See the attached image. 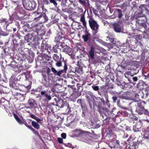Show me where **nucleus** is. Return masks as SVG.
<instances>
[{"label": "nucleus", "mask_w": 149, "mask_h": 149, "mask_svg": "<svg viewBox=\"0 0 149 149\" xmlns=\"http://www.w3.org/2000/svg\"><path fill=\"white\" fill-rule=\"evenodd\" d=\"M66 39L64 36H61L59 33H58L57 36L55 38V40L56 42H60V41L61 40L62 41L65 40Z\"/></svg>", "instance_id": "18"}, {"label": "nucleus", "mask_w": 149, "mask_h": 149, "mask_svg": "<svg viewBox=\"0 0 149 149\" xmlns=\"http://www.w3.org/2000/svg\"><path fill=\"white\" fill-rule=\"evenodd\" d=\"M25 40H26L28 42H29L31 41H35V40H34V38L32 37L31 34L29 33V32L24 37Z\"/></svg>", "instance_id": "17"}, {"label": "nucleus", "mask_w": 149, "mask_h": 149, "mask_svg": "<svg viewBox=\"0 0 149 149\" xmlns=\"http://www.w3.org/2000/svg\"><path fill=\"white\" fill-rule=\"evenodd\" d=\"M27 103L29 106V108L34 109L37 108L38 104L36 101L32 98L29 99Z\"/></svg>", "instance_id": "11"}, {"label": "nucleus", "mask_w": 149, "mask_h": 149, "mask_svg": "<svg viewBox=\"0 0 149 149\" xmlns=\"http://www.w3.org/2000/svg\"><path fill=\"white\" fill-rule=\"evenodd\" d=\"M30 117L32 118H33L35 119L36 117V116L33 114H31L30 115Z\"/></svg>", "instance_id": "58"}, {"label": "nucleus", "mask_w": 149, "mask_h": 149, "mask_svg": "<svg viewBox=\"0 0 149 149\" xmlns=\"http://www.w3.org/2000/svg\"><path fill=\"white\" fill-rule=\"evenodd\" d=\"M58 104L61 108H63L65 106V107L66 108V109L65 112L66 113H69L71 112L69 104H67L65 106V103L62 100L58 102Z\"/></svg>", "instance_id": "9"}, {"label": "nucleus", "mask_w": 149, "mask_h": 149, "mask_svg": "<svg viewBox=\"0 0 149 149\" xmlns=\"http://www.w3.org/2000/svg\"><path fill=\"white\" fill-rule=\"evenodd\" d=\"M113 14L115 18L118 17L119 19L121 18L123 15L121 10L118 9L115 10Z\"/></svg>", "instance_id": "15"}, {"label": "nucleus", "mask_w": 149, "mask_h": 149, "mask_svg": "<svg viewBox=\"0 0 149 149\" xmlns=\"http://www.w3.org/2000/svg\"><path fill=\"white\" fill-rule=\"evenodd\" d=\"M23 124H24L26 127L28 128L29 129H30L32 127L31 125H29L26 121L23 122Z\"/></svg>", "instance_id": "48"}, {"label": "nucleus", "mask_w": 149, "mask_h": 149, "mask_svg": "<svg viewBox=\"0 0 149 149\" xmlns=\"http://www.w3.org/2000/svg\"><path fill=\"white\" fill-rule=\"evenodd\" d=\"M9 34L8 33L2 31V30H0V36H8Z\"/></svg>", "instance_id": "34"}, {"label": "nucleus", "mask_w": 149, "mask_h": 149, "mask_svg": "<svg viewBox=\"0 0 149 149\" xmlns=\"http://www.w3.org/2000/svg\"><path fill=\"white\" fill-rule=\"evenodd\" d=\"M147 6L145 4L141 5L139 7V8L140 9V12H139L138 13H140L141 14V15H143V12L146 9Z\"/></svg>", "instance_id": "26"}, {"label": "nucleus", "mask_w": 149, "mask_h": 149, "mask_svg": "<svg viewBox=\"0 0 149 149\" xmlns=\"http://www.w3.org/2000/svg\"><path fill=\"white\" fill-rule=\"evenodd\" d=\"M9 66L13 68H17L18 67L16 63L14 61H12L11 62Z\"/></svg>", "instance_id": "31"}, {"label": "nucleus", "mask_w": 149, "mask_h": 149, "mask_svg": "<svg viewBox=\"0 0 149 149\" xmlns=\"http://www.w3.org/2000/svg\"><path fill=\"white\" fill-rule=\"evenodd\" d=\"M143 76L144 77V78L145 79H149V72L147 71L146 72L144 71L143 72Z\"/></svg>", "instance_id": "36"}, {"label": "nucleus", "mask_w": 149, "mask_h": 149, "mask_svg": "<svg viewBox=\"0 0 149 149\" xmlns=\"http://www.w3.org/2000/svg\"><path fill=\"white\" fill-rule=\"evenodd\" d=\"M84 111V110H83L82 111V116L83 117H85L86 116V114L85 113L86 111Z\"/></svg>", "instance_id": "54"}, {"label": "nucleus", "mask_w": 149, "mask_h": 149, "mask_svg": "<svg viewBox=\"0 0 149 149\" xmlns=\"http://www.w3.org/2000/svg\"><path fill=\"white\" fill-rule=\"evenodd\" d=\"M92 88L95 91H99L100 89H99V86H95L94 85L92 86Z\"/></svg>", "instance_id": "45"}, {"label": "nucleus", "mask_w": 149, "mask_h": 149, "mask_svg": "<svg viewBox=\"0 0 149 149\" xmlns=\"http://www.w3.org/2000/svg\"><path fill=\"white\" fill-rule=\"evenodd\" d=\"M95 49V47H91V49L89 52V56L91 59L94 58Z\"/></svg>", "instance_id": "21"}, {"label": "nucleus", "mask_w": 149, "mask_h": 149, "mask_svg": "<svg viewBox=\"0 0 149 149\" xmlns=\"http://www.w3.org/2000/svg\"><path fill=\"white\" fill-rule=\"evenodd\" d=\"M21 23L22 24H24L23 26V27L24 29L26 27H27L29 29H32L33 28V27L32 26L31 24H27L25 22L22 21L21 22Z\"/></svg>", "instance_id": "20"}, {"label": "nucleus", "mask_w": 149, "mask_h": 149, "mask_svg": "<svg viewBox=\"0 0 149 149\" xmlns=\"http://www.w3.org/2000/svg\"><path fill=\"white\" fill-rule=\"evenodd\" d=\"M56 65L58 67H60L62 66L61 62L60 61H57L56 63Z\"/></svg>", "instance_id": "47"}, {"label": "nucleus", "mask_w": 149, "mask_h": 149, "mask_svg": "<svg viewBox=\"0 0 149 149\" xmlns=\"http://www.w3.org/2000/svg\"><path fill=\"white\" fill-rule=\"evenodd\" d=\"M108 110L107 108L102 109L99 110V112L100 113L101 116H102V118L103 120H107L109 122V120L111 118V116L108 114Z\"/></svg>", "instance_id": "6"}, {"label": "nucleus", "mask_w": 149, "mask_h": 149, "mask_svg": "<svg viewBox=\"0 0 149 149\" xmlns=\"http://www.w3.org/2000/svg\"><path fill=\"white\" fill-rule=\"evenodd\" d=\"M86 31L87 33L84 35H83L82 38L84 40V42L88 43V42H89L91 41V34L86 30Z\"/></svg>", "instance_id": "14"}, {"label": "nucleus", "mask_w": 149, "mask_h": 149, "mask_svg": "<svg viewBox=\"0 0 149 149\" xmlns=\"http://www.w3.org/2000/svg\"><path fill=\"white\" fill-rule=\"evenodd\" d=\"M23 5L27 10H32L36 8L37 4L33 0H26L23 3Z\"/></svg>", "instance_id": "3"}, {"label": "nucleus", "mask_w": 149, "mask_h": 149, "mask_svg": "<svg viewBox=\"0 0 149 149\" xmlns=\"http://www.w3.org/2000/svg\"><path fill=\"white\" fill-rule=\"evenodd\" d=\"M15 96H21L22 97H23V95H22L20 93H15V94H14Z\"/></svg>", "instance_id": "63"}, {"label": "nucleus", "mask_w": 149, "mask_h": 149, "mask_svg": "<svg viewBox=\"0 0 149 149\" xmlns=\"http://www.w3.org/2000/svg\"><path fill=\"white\" fill-rule=\"evenodd\" d=\"M137 143L136 142H133V145L132 146V147H134L135 149H136V146H137Z\"/></svg>", "instance_id": "56"}, {"label": "nucleus", "mask_w": 149, "mask_h": 149, "mask_svg": "<svg viewBox=\"0 0 149 149\" xmlns=\"http://www.w3.org/2000/svg\"><path fill=\"white\" fill-rule=\"evenodd\" d=\"M117 104L119 107L121 108H123V107L122 106L120 102V101L119 100H117Z\"/></svg>", "instance_id": "51"}, {"label": "nucleus", "mask_w": 149, "mask_h": 149, "mask_svg": "<svg viewBox=\"0 0 149 149\" xmlns=\"http://www.w3.org/2000/svg\"><path fill=\"white\" fill-rule=\"evenodd\" d=\"M85 101L84 100H82L81 99H78L77 101V103L79 104H80V106H81V104H82L83 102H84Z\"/></svg>", "instance_id": "46"}, {"label": "nucleus", "mask_w": 149, "mask_h": 149, "mask_svg": "<svg viewBox=\"0 0 149 149\" xmlns=\"http://www.w3.org/2000/svg\"><path fill=\"white\" fill-rule=\"evenodd\" d=\"M146 103L144 101L139 100L137 101H133L131 102L130 105L131 106H135L137 107H144Z\"/></svg>", "instance_id": "10"}, {"label": "nucleus", "mask_w": 149, "mask_h": 149, "mask_svg": "<svg viewBox=\"0 0 149 149\" xmlns=\"http://www.w3.org/2000/svg\"><path fill=\"white\" fill-rule=\"evenodd\" d=\"M80 3L84 5H86L88 0H79Z\"/></svg>", "instance_id": "41"}, {"label": "nucleus", "mask_w": 149, "mask_h": 149, "mask_svg": "<svg viewBox=\"0 0 149 149\" xmlns=\"http://www.w3.org/2000/svg\"><path fill=\"white\" fill-rule=\"evenodd\" d=\"M88 22L89 26L93 31V34H95L98 32L99 25L97 22L92 17H89Z\"/></svg>", "instance_id": "2"}, {"label": "nucleus", "mask_w": 149, "mask_h": 149, "mask_svg": "<svg viewBox=\"0 0 149 149\" xmlns=\"http://www.w3.org/2000/svg\"><path fill=\"white\" fill-rule=\"evenodd\" d=\"M129 84V83H126L125 81H123L122 83V84H121V86H122V88L123 89L126 88L128 86V85Z\"/></svg>", "instance_id": "40"}, {"label": "nucleus", "mask_w": 149, "mask_h": 149, "mask_svg": "<svg viewBox=\"0 0 149 149\" xmlns=\"http://www.w3.org/2000/svg\"><path fill=\"white\" fill-rule=\"evenodd\" d=\"M49 4V2L47 0H43L42 1L40 2V5L42 9L44 8L45 5H48Z\"/></svg>", "instance_id": "28"}, {"label": "nucleus", "mask_w": 149, "mask_h": 149, "mask_svg": "<svg viewBox=\"0 0 149 149\" xmlns=\"http://www.w3.org/2000/svg\"><path fill=\"white\" fill-rule=\"evenodd\" d=\"M59 44V45L60 47H61L63 48H64V46L63 45V43L62 42H58Z\"/></svg>", "instance_id": "55"}, {"label": "nucleus", "mask_w": 149, "mask_h": 149, "mask_svg": "<svg viewBox=\"0 0 149 149\" xmlns=\"http://www.w3.org/2000/svg\"><path fill=\"white\" fill-rule=\"evenodd\" d=\"M51 3L53 4L55 7H56L58 5V3L56 2V0H49Z\"/></svg>", "instance_id": "43"}, {"label": "nucleus", "mask_w": 149, "mask_h": 149, "mask_svg": "<svg viewBox=\"0 0 149 149\" xmlns=\"http://www.w3.org/2000/svg\"><path fill=\"white\" fill-rule=\"evenodd\" d=\"M40 94L43 99L44 101L46 102H48L51 100L52 97L53 96V94L52 93L51 91L50 90L49 91L45 90L41 91Z\"/></svg>", "instance_id": "5"}, {"label": "nucleus", "mask_w": 149, "mask_h": 149, "mask_svg": "<svg viewBox=\"0 0 149 149\" xmlns=\"http://www.w3.org/2000/svg\"><path fill=\"white\" fill-rule=\"evenodd\" d=\"M19 61L18 62V63L19 64V67H23V65L22 63L24 62V60L21 58H20L19 59H17Z\"/></svg>", "instance_id": "38"}, {"label": "nucleus", "mask_w": 149, "mask_h": 149, "mask_svg": "<svg viewBox=\"0 0 149 149\" xmlns=\"http://www.w3.org/2000/svg\"><path fill=\"white\" fill-rule=\"evenodd\" d=\"M36 28L31 30H28L27 29H25V31L26 32L28 31L29 32V33L31 34L32 37L34 38V40H35L36 38H38V36L39 35L38 32L36 31Z\"/></svg>", "instance_id": "13"}, {"label": "nucleus", "mask_w": 149, "mask_h": 149, "mask_svg": "<svg viewBox=\"0 0 149 149\" xmlns=\"http://www.w3.org/2000/svg\"><path fill=\"white\" fill-rule=\"evenodd\" d=\"M13 116L17 121L19 124L21 125L23 124V122L15 113L13 114Z\"/></svg>", "instance_id": "27"}, {"label": "nucleus", "mask_w": 149, "mask_h": 149, "mask_svg": "<svg viewBox=\"0 0 149 149\" xmlns=\"http://www.w3.org/2000/svg\"><path fill=\"white\" fill-rule=\"evenodd\" d=\"M31 128V129L30 130H31L33 132V133L35 134L38 136V137L40 139L43 140L41 136L40 135V134H39V132H38V131H36V130L35 129H34L32 127L31 128Z\"/></svg>", "instance_id": "29"}, {"label": "nucleus", "mask_w": 149, "mask_h": 149, "mask_svg": "<svg viewBox=\"0 0 149 149\" xmlns=\"http://www.w3.org/2000/svg\"><path fill=\"white\" fill-rule=\"evenodd\" d=\"M66 134L65 133H62L61 134V137L63 139H65L66 138Z\"/></svg>", "instance_id": "52"}, {"label": "nucleus", "mask_w": 149, "mask_h": 149, "mask_svg": "<svg viewBox=\"0 0 149 149\" xmlns=\"http://www.w3.org/2000/svg\"><path fill=\"white\" fill-rule=\"evenodd\" d=\"M56 49H57L56 48H55V46H54L52 47L53 50V52L55 53H57V50Z\"/></svg>", "instance_id": "57"}, {"label": "nucleus", "mask_w": 149, "mask_h": 149, "mask_svg": "<svg viewBox=\"0 0 149 149\" xmlns=\"http://www.w3.org/2000/svg\"><path fill=\"white\" fill-rule=\"evenodd\" d=\"M42 74L44 79L43 80L44 85L45 87H49L51 86L49 81L52 78H49V79L48 74H46L45 72H42Z\"/></svg>", "instance_id": "7"}, {"label": "nucleus", "mask_w": 149, "mask_h": 149, "mask_svg": "<svg viewBox=\"0 0 149 149\" xmlns=\"http://www.w3.org/2000/svg\"><path fill=\"white\" fill-rule=\"evenodd\" d=\"M63 62L64 63L63 70H60L58 71H57L54 68L52 67L51 68L52 71L55 75L60 77L62 73H66L67 72V70L68 69V63L66 60H64L63 61Z\"/></svg>", "instance_id": "4"}, {"label": "nucleus", "mask_w": 149, "mask_h": 149, "mask_svg": "<svg viewBox=\"0 0 149 149\" xmlns=\"http://www.w3.org/2000/svg\"><path fill=\"white\" fill-rule=\"evenodd\" d=\"M43 18H44L45 19L44 22L47 21L48 20V17L45 14V15L43 16Z\"/></svg>", "instance_id": "62"}, {"label": "nucleus", "mask_w": 149, "mask_h": 149, "mask_svg": "<svg viewBox=\"0 0 149 149\" xmlns=\"http://www.w3.org/2000/svg\"><path fill=\"white\" fill-rule=\"evenodd\" d=\"M136 111L139 115L144 114L147 115L149 114L148 111L144 107H137Z\"/></svg>", "instance_id": "12"}, {"label": "nucleus", "mask_w": 149, "mask_h": 149, "mask_svg": "<svg viewBox=\"0 0 149 149\" xmlns=\"http://www.w3.org/2000/svg\"><path fill=\"white\" fill-rule=\"evenodd\" d=\"M35 120H36V121L38 122H40V121H42V120L41 119L39 118L37 116L35 118Z\"/></svg>", "instance_id": "60"}, {"label": "nucleus", "mask_w": 149, "mask_h": 149, "mask_svg": "<svg viewBox=\"0 0 149 149\" xmlns=\"http://www.w3.org/2000/svg\"><path fill=\"white\" fill-rule=\"evenodd\" d=\"M63 48L62 50L63 52L70 55V54L71 53L72 51V49L70 47L66 45L65 47H64Z\"/></svg>", "instance_id": "22"}, {"label": "nucleus", "mask_w": 149, "mask_h": 149, "mask_svg": "<svg viewBox=\"0 0 149 149\" xmlns=\"http://www.w3.org/2000/svg\"><path fill=\"white\" fill-rule=\"evenodd\" d=\"M81 107L82 110H84V111L88 110L85 101L84 102H83V103H82V104H81Z\"/></svg>", "instance_id": "35"}, {"label": "nucleus", "mask_w": 149, "mask_h": 149, "mask_svg": "<svg viewBox=\"0 0 149 149\" xmlns=\"http://www.w3.org/2000/svg\"><path fill=\"white\" fill-rule=\"evenodd\" d=\"M113 26L114 31L117 32H120L121 30L120 25L117 23H114L113 24Z\"/></svg>", "instance_id": "16"}, {"label": "nucleus", "mask_w": 149, "mask_h": 149, "mask_svg": "<svg viewBox=\"0 0 149 149\" xmlns=\"http://www.w3.org/2000/svg\"><path fill=\"white\" fill-rule=\"evenodd\" d=\"M147 19L144 15H141V14L138 13L136 15L134 20L136 22L135 25L138 31H141L143 32L144 36L148 39V36H146L145 34L146 30H148L149 27H148L146 24Z\"/></svg>", "instance_id": "1"}, {"label": "nucleus", "mask_w": 149, "mask_h": 149, "mask_svg": "<svg viewBox=\"0 0 149 149\" xmlns=\"http://www.w3.org/2000/svg\"><path fill=\"white\" fill-rule=\"evenodd\" d=\"M57 140L58 143H63V139L61 138H58Z\"/></svg>", "instance_id": "50"}, {"label": "nucleus", "mask_w": 149, "mask_h": 149, "mask_svg": "<svg viewBox=\"0 0 149 149\" xmlns=\"http://www.w3.org/2000/svg\"><path fill=\"white\" fill-rule=\"evenodd\" d=\"M57 43L56 44V45H55V48H56L57 49H60V47L59 45V43L58 42H57Z\"/></svg>", "instance_id": "53"}, {"label": "nucleus", "mask_w": 149, "mask_h": 149, "mask_svg": "<svg viewBox=\"0 0 149 149\" xmlns=\"http://www.w3.org/2000/svg\"><path fill=\"white\" fill-rule=\"evenodd\" d=\"M146 84L143 81H140L137 85V87L140 90L143 89L145 86H146Z\"/></svg>", "instance_id": "19"}, {"label": "nucleus", "mask_w": 149, "mask_h": 149, "mask_svg": "<svg viewBox=\"0 0 149 149\" xmlns=\"http://www.w3.org/2000/svg\"><path fill=\"white\" fill-rule=\"evenodd\" d=\"M29 121V124H30L31 122L32 121V125L34 128L37 129H39L40 128L39 125L36 122L34 121H32L31 119H30Z\"/></svg>", "instance_id": "23"}, {"label": "nucleus", "mask_w": 149, "mask_h": 149, "mask_svg": "<svg viewBox=\"0 0 149 149\" xmlns=\"http://www.w3.org/2000/svg\"><path fill=\"white\" fill-rule=\"evenodd\" d=\"M80 21L82 22V24L84 27L86 29H87V27L86 26L87 23L86 22L85 17L84 15H82L81 16L80 18Z\"/></svg>", "instance_id": "24"}, {"label": "nucleus", "mask_w": 149, "mask_h": 149, "mask_svg": "<svg viewBox=\"0 0 149 149\" xmlns=\"http://www.w3.org/2000/svg\"><path fill=\"white\" fill-rule=\"evenodd\" d=\"M146 90L147 91V94H149V86L147 87Z\"/></svg>", "instance_id": "64"}, {"label": "nucleus", "mask_w": 149, "mask_h": 149, "mask_svg": "<svg viewBox=\"0 0 149 149\" xmlns=\"http://www.w3.org/2000/svg\"><path fill=\"white\" fill-rule=\"evenodd\" d=\"M95 5L96 7H97V9L98 10H101V6L100 4V3H98L97 2H96L95 3Z\"/></svg>", "instance_id": "44"}, {"label": "nucleus", "mask_w": 149, "mask_h": 149, "mask_svg": "<svg viewBox=\"0 0 149 149\" xmlns=\"http://www.w3.org/2000/svg\"><path fill=\"white\" fill-rule=\"evenodd\" d=\"M132 80L134 81H136L138 80V78L137 77H134L132 78Z\"/></svg>", "instance_id": "61"}, {"label": "nucleus", "mask_w": 149, "mask_h": 149, "mask_svg": "<svg viewBox=\"0 0 149 149\" xmlns=\"http://www.w3.org/2000/svg\"><path fill=\"white\" fill-rule=\"evenodd\" d=\"M61 56L60 57L57 54H54L53 56V58L54 60L57 62L61 60Z\"/></svg>", "instance_id": "33"}, {"label": "nucleus", "mask_w": 149, "mask_h": 149, "mask_svg": "<svg viewBox=\"0 0 149 149\" xmlns=\"http://www.w3.org/2000/svg\"><path fill=\"white\" fill-rule=\"evenodd\" d=\"M22 8L20 5L17 6L15 8V9L17 11V12L19 11V12L21 10H22Z\"/></svg>", "instance_id": "42"}, {"label": "nucleus", "mask_w": 149, "mask_h": 149, "mask_svg": "<svg viewBox=\"0 0 149 149\" xmlns=\"http://www.w3.org/2000/svg\"><path fill=\"white\" fill-rule=\"evenodd\" d=\"M49 107L51 110L52 111H53L54 109L56 107V105L53 103H52L49 105Z\"/></svg>", "instance_id": "39"}, {"label": "nucleus", "mask_w": 149, "mask_h": 149, "mask_svg": "<svg viewBox=\"0 0 149 149\" xmlns=\"http://www.w3.org/2000/svg\"><path fill=\"white\" fill-rule=\"evenodd\" d=\"M33 15L36 17L34 19V20L38 21L42 17V16L41 14L37 12H34L33 13Z\"/></svg>", "instance_id": "25"}, {"label": "nucleus", "mask_w": 149, "mask_h": 149, "mask_svg": "<svg viewBox=\"0 0 149 149\" xmlns=\"http://www.w3.org/2000/svg\"><path fill=\"white\" fill-rule=\"evenodd\" d=\"M105 87V86L100 87V88L99 91H98V93L101 95L102 96L104 95L105 99L107 100L108 99V92Z\"/></svg>", "instance_id": "8"}, {"label": "nucleus", "mask_w": 149, "mask_h": 149, "mask_svg": "<svg viewBox=\"0 0 149 149\" xmlns=\"http://www.w3.org/2000/svg\"><path fill=\"white\" fill-rule=\"evenodd\" d=\"M112 99L113 100V102L115 103L116 102V100H117V97L115 96H113L112 97Z\"/></svg>", "instance_id": "49"}, {"label": "nucleus", "mask_w": 149, "mask_h": 149, "mask_svg": "<svg viewBox=\"0 0 149 149\" xmlns=\"http://www.w3.org/2000/svg\"><path fill=\"white\" fill-rule=\"evenodd\" d=\"M132 3L133 5L132 7L135 8L136 7V3L135 1L132 2Z\"/></svg>", "instance_id": "59"}, {"label": "nucleus", "mask_w": 149, "mask_h": 149, "mask_svg": "<svg viewBox=\"0 0 149 149\" xmlns=\"http://www.w3.org/2000/svg\"><path fill=\"white\" fill-rule=\"evenodd\" d=\"M47 41L46 40H43L42 41V43L41 44V48L42 49L46 48L48 45L47 44Z\"/></svg>", "instance_id": "30"}, {"label": "nucleus", "mask_w": 149, "mask_h": 149, "mask_svg": "<svg viewBox=\"0 0 149 149\" xmlns=\"http://www.w3.org/2000/svg\"><path fill=\"white\" fill-rule=\"evenodd\" d=\"M105 86L108 87V89H113L114 88L113 84L111 83H105Z\"/></svg>", "instance_id": "32"}, {"label": "nucleus", "mask_w": 149, "mask_h": 149, "mask_svg": "<svg viewBox=\"0 0 149 149\" xmlns=\"http://www.w3.org/2000/svg\"><path fill=\"white\" fill-rule=\"evenodd\" d=\"M51 71H52L51 69L50 70V68H48L47 69V72L46 73L48 74L49 79V78H53L52 74L50 73Z\"/></svg>", "instance_id": "37"}]
</instances>
